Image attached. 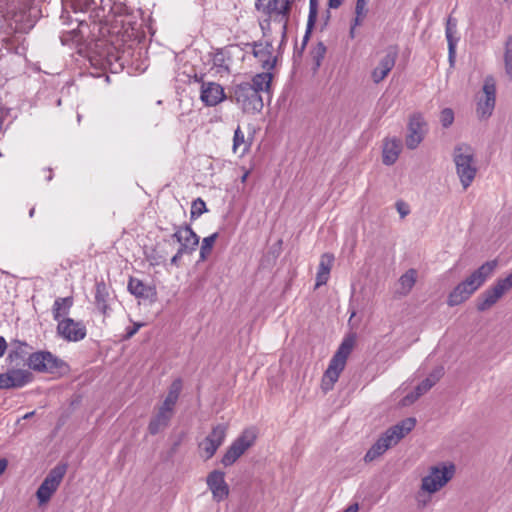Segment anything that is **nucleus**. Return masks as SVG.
Listing matches in <instances>:
<instances>
[{
	"label": "nucleus",
	"mask_w": 512,
	"mask_h": 512,
	"mask_svg": "<svg viewBox=\"0 0 512 512\" xmlns=\"http://www.w3.org/2000/svg\"><path fill=\"white\" fill-rule=\"evenodd\" d=\"M453 161L460 182L466 190L474 181L477 173L474 149L465 143L458 144L453 151Z\"/></svg>",
	"instance_id": "nucleus-6"
},
{
	"label": "nucleus",
	"mask_w": 512,
	"mask_h": 512,
	"mask_svg": "<svg viewBox=\"0 0 512 512\" xmlns=\"http://www.w3.org/2000/svg\"><path fill=\"white\" fill-rule=\"evenodd\" d=\"M27 365L33 371L50 374L60 372L67 367L62 359L49 351L31 353L27 359Z\"/></svg>",
	"instance_id": "nucleus-9"
},
{
	"label": "nucleus",
	"mask_w": 512,
	"mask_h": 512,
	"mask_svg": "<svg viewBox=\"0 0 512 512\" xmlns=\"http://www.w3.org/2000/svg\"><path fill=\"white\" fill-rule=\"evenodd\" d=\"M325 54L326 47L323 43L319 42L312 51V57L316 68H319L321 66V62L324 59Z\"/></svg>",
	"instance_id": "nucleus-38"
},
{
	"label": "nucleus",
	"mask_w": 512,
	"mask_h": 512,
	"mask_svg": "<svg viewBox=\"0 0 512 512\" xmlns=\"http://www.w3.org/2000/svg\"><path fill=\"white\" fill-rule=\"evenodd\" d=\"M172 237L180 244L182 251L191 254L199 244L198 235L190 226L177 227Z\"/></svg>",
	"instance_id": "nucleus-21"
},
{
	"label": "nucleus",
	"mask_w": 512,
	"mask_h": 512,
	"mask_svg": "<svg viewBox=\"0 0 512 512\" xmlns=\"http://www.w3.org/2000/svg\"><path fill=\"white\" fill-rule=\"evenodd\" d=\"M0 12L15 32L27 33L36 22L27 0H0Z\"/></svg>",
	"instance_id": "nucleus-4"
},
{
	"label": "nucleus",
	"mask_w": 512,
	"mask_h": 512,
	"mask_svg": "<svg viewBox=\"0 0 512 512\" xmlns=\"http://www.w3.org/2000/svg\"><path fill=\"white\" fill-rule=\"evenodd\" d=\"M142 326V324L140 323H135L133 325V327L131 328H128L127 329V332H126V338H131L133 337L137 332L138 330L140 329V327Z\"/></svg>",
	"instance_id": "nucleus-47"
},
{
	"label": "nucleus",
	"mask_w": 512,
	"mask_h": 512,
	"mask_svg": "<svg viewBox=\"0 0 512 512\" xmlns=\"http://www.w3.org/2000/svg\"><path fill=\"white\" fill-rule=\"evenodd\" d=\"M511 462H512V456H511Z\"/></svg>",
	"instance_id": "nucleus-56"
},
{
	"label": "nucleus",
	"mask_w": 512,
	"mask_h": 512,
	"mask_svg": "<svg viewBox=\"0 0 512 512\" xmlns=\"http://www.w3.org/2000/svg\"><path fill=\"white\" fill-rule=\"evenodd\" d=\"M512 290V270L496 279V281L484 290L476 300V308L480 312L487 311L496 305L509 291Z\"/></svg>",
	"instance_id": "nucleus-7"
},
{
	"label": "nucleus",
	"mask_w": 512,
	"mask_h": 512,
	"mask_svg": "<svg viewBox=\"0 0 512 512\" xmlns=\"http://www.w3.org/2000/svg\"><path fill=\"white\" fill-rule=\"evenodd\" d=\"M34 413H35L34 411L26 413V414L23 416V419H29V418H31V417L34 415Z\"/></svg>",
	"instance_id": "nucleus-53"
},
{
	"label": "nucleus",
	"mask_w": 512,
	"mask_h": 512,
	"mask_svg": "<svg viewBox=\"0 0 512 512\" xmlns=\"http://www.w3.org/2000/svg\"><path fill=\"white\" fill-rule=\"evenodd\" d=\"M455 466L452 463H438L431 466L428 474L421 480V490L428 494L440 491L454 477Z\"/></svg>",
	"instance_id": "nucleus-8"
},
{
	"label": "nucleus",
	"mask_w": 512,
	"mask_h": 512,
	"mask_svg": "<svg viewBox=\"0 0 512 512\" xmlns=\"http://www.w3.org/2000/svg\"><path fill=\"white\" fill-rule=\"evenodd\" d=\"M417 280V271L415 269L407 270L398 280L395 294L398 296H407L414 287Z\"/></svg>",
	"instance_id": "nucleus-26"
},
{
	"label": "nucleus",
	"mask_w": 512,
	"mask_h": 512,
	"mask_svg": "<svg viewBox=\"0 0 512 512\" xmlns=\"http://www.w3.org/2000/svg\"><path fill=\"white\" fill-rule=\"evenodd\" d=\"M182 390V381L176 379L169 387L164 401L155 407V412L148 424V431L151 435H156L165 430L174 416L175 406Z\"/></svg>",
	"instance_id": "nucleus-3"
},
{
	"label": "nucleus",
	"mask_w": 512,
	"mask_h": 512,
	"mask_svg": "<svg viewBox=\"0 0 512 512\" xmlns=\"http://www.w3.org/2000/svg\"><path fill=\"white\" fill-rule=\"evenodd\" d=\"M318 14V0H310L309 3V15L307 21V29L304 36V42H306L309 38V35L315 25Z\"/></svg>",
	"instance_id": "nucleus-32"
},
{
	"label": "nucleus",
	"mask_w": 512,
	"mask_h": 512,
	"mask_svg": "<svg viewBox=\"0 0 512 512\" xmlns=\"http://www.w3.org/2000/svg\"><path fill=\"white\" fill-rule=\"evenodd\" d=\"M496 100V87L493 78H486L483 85V97L477 103V116L479 119L489 118L494 110Z\"/></svg>",
	"instance_id": "nucleus-16"
},
{
	"label": "nucleus",
	"mask_w": 512,
	"mask_h": 512,
	"mask_svg": "<svg viewBox=\"0 0 512 512\" xmlns=\"http://www.w3.org/2000/svg\"><path fill=\"white\" fill-rule=\"evenodd\" d=\"M342 0H329L328 5L330 8L336 9L341 5Z\"/></svg>",
	"instance_id": "nucleus-52"
},
{
	"label": "nucleus",
	"mask_w": 512,
	"mask_h": 512,
	"mask_svg": "<svg viewBox=\"0 0 512 512\" xmlns=\"http://www.w3.org/2000/svg\"><path fill=\"white\" fill-rule=\"evenodd\" d=\"M250 145L251 143L245 139L244 133L242 132L241 128L237 127L233 137V152L235 154H239V156H243L248 152Z\"/></svg>",
	"instance_id": "nucleus-28"
},
{
	"label": "nucleus",
	"mask_w": 512,
	"mask_h": 512,
	"mask_svg": "<svg viewBox=\"0 0 512 512\" xmlns=\"http://www.w3.org/2000/svg\"><path fill=\"white\" fill-rule=\"evenodd\" d=\"M217 238H218V233H213L212 235L205 237L202 240L201 247H200V254H199L201 261L206 260L207 257L210 255Z\"/></svg>",
	"instance_id": "nucleus-33"
},
{
	"label": "nucleus",
	"mask_w": 512,
	"mask_h": 512,
	"mask_svg": "<svg viewBox=\"0 0 512 512\" xmlns=\"http://www.w3.org/2000/svg\"><path fill=\"white\" fill-rule=\"evenodd\" d=\"M107 297H108V293L106 291L105 284L98 283L96 285L95 303H96L97 308L103 314H106L107 310H108Z\"/></svg>",
	"instance_id": "nucleus-30"
},
{
	"label": "nucleus",
	"mask_w": 512,
	"mask_h": 512,
	"mask_svg": "<svg viewBox=\"0 0 512 512\" xmlns=\"http://www.w3.org/2000/svg\"><path fill=\"white\" fill-rule=\"evenodd\" d=\"M247 178V174H245L243 177H242V181H245Z\"/></svg>",
	"instance_id": "nucleus-55"
},
{
	"label": "nucleus",
	"mask_w": 512,
	"mask_h": 512,
	"mask_svg": "<svg viewBox=\"0 0 512 512\" xmlns=\"http://www.w3.org/2000/svg\"><path fill=\"white\" fill-rule=\"evenodd\" d=\"M444 368L442 366L436 367L430 375L426 378V380L431 382V385L434 386L443 376Z\"/></svg>",
	"instance_id": "nucleus-41"
},
{
	"label": "nucleus",
	"mask_w": 512,
	"mask_h": 512,
	"mask_svg": "<svg viewBox=\"0 0 512 512\" xmlns=\"http://www.w3.org/2000/svg\"><path fill=\"white\" fill-rule=\"evenodd\" d=\"M455 57H456V46L451 44L450 46H448V58H449V63H450L451 67L454 66Z\"/></svg>",
	"instance_id": "nucleus-46"
},
{
	"label": "nucleus",
	"mask_w": 512,
	"mask_h": 512,
	"mask_svg": "<svg viewBox=\"0 0 512 512\" xmlns=\"http://www.w3.org/2000/svg\"><path fill=\"white\" fill-rule=\"evenodd\" d=\"M226 95L223 87L215 82H203L201 85L200 99L206 106H216L224 101Z\"/></svg>",
	"instance_id": "nucleus-22"
},
{
	"label": "nucleus",
	"mask_w": 512,
	"mask_h": 512,
	"mask_svg": "<svg viewBox=\"0 0 512 512\" xmlns=\"http://www.w3.org/2000/svg\"><path fill=\"white\" fill-rule=\"evenodd\" d=\"M444 368L442 366L436 367L430 375L426 378V380L431 382V385L434 386L443 376Z\"/></svg>",
	"instance_id": "nucleus-42"
},
{
	"label": "nucleus",
	"mask_w": 512,
	"mask_h": 512,
	"mask_svg": "<svg viewBox=\"0 0 512 512\" xmlns=\"http://www.w3.org/2000/svg\"><path fill=\"white\" fill-rule=\"evenodd\" d=\"M206 211V203L201 198H197L192 202L190 212L192 219L200 217Z\"/></svg>",
	"instance_id": "nucleus-36"
},
{
	"label": "nucleus",
	"mask_w": 512,
	"mask_h": 512,
	"mask_svg": "<svg viewBox=\"0 0 512 512\" xmlns=\"http://www.w3.org/2000/svg\"><path fill=\"white\" fill-rule=\"evenodd\" d=\"M146 289L147 288L142 281L136 278H130L128 282V290L131 294L136 297H144Z\"/></svg>",
	"instance_id": "nucleus-34"
},
{
	"label": "nucleus",
	"mask_w": 512,
	"mask_h": 512,
	"mask_svg": "<svg viewBox=\"0 0 512 512\" xmlns=\"http://www.w3.org/2000/svg\"><path fill=\"white\" fill-rule=\"evenodd\" d=\"M504 62L506 73L512 78V36L506 41Z\"/></svg>",
	"instance_id": "nucleus-35"
},
{
	"label": "nucleus",
	"mask_w": 512,
	"mask_h": 512,
	"mask_svg": "<svg viewBox=\"0 0 512 512\" xmlns=\"http://www.w3.org/2000/svg\"><path fill=\"white\" fill-rule=\"evenodd\" d=\"M333 261L334 256L332 254L325 253L321 256L318 272L316 275V288L327 283L333 265Z\"/></svg>",
	"instance_id": "nucleus-25"
},
{
	"label": "nucleus",
	"mask_w": 512,
	"mask_h": 512,
	"mask_svg": "<svg viewBox=\"0 0 512 512\" xmlns=\"http://www.w3.org/2000/svg\"><path fill=\"white\" fill-rule=\"evenodd\" d=\"M498 260H490L483 263L468 277L458 283L449 293L447 304L454 307L467 301L495 272Z\"/></svg>",
	"instance_id": "nucleus-1"
},
{
	"label": "nucleus",
	"mask_w": 512,
	"mask_h": 512,
	"mask_svg": "<svg viewBox=\"0 0 512 512\" xmlns=\"http://www.w3.org/2000/svg\"><path fill=\"white\" fill-rule=\"evenodd\" d=\"M184 254H188V253L185 252V251H182V249L179 248L178 251L176 252V254L171 258V264L172 265H178V261L181 259V257Z\"/></svg>",
	"instance_id": "nucleus-48"
},
{
	"label": "nucleus",
	"mask_w": 512,
	"mask_h": 512,
	"mask_svg": "<svg viewBox=\"0 0 512 512\" xmlns=\"http://www.w3.org/2000/svg\"><path fill=\"white\" fill-rule=\"evenodd\" d=\"M457 35V19L453 17H448L446 21V29H445V36L447 39L448 46L453 44L454 46H457L459 38Z\"/></svg>",
	"instance_id": "nucleus-31"
},
{
	"label": "nucleus",
	"mask_w": 512,
	"mask_h": 512,
	"mask_svg": "<svg viewBox=\"0 0 512 512\" xmlns=\"http://www.w3.org/2000/svg\"><path fill=\"white\" fill-rule=\"evenodd\" d=\"M234 97L247 112H259L264 106L260 93L252 88L249 82L238 84L234 89Z\"/></svg>",
	"instance_id": "nucleus-13"
},
{
	"label": "nucleus",
	"mask_w": 512,
	"mask_h": 512,
	"mask_svg": "<svg viewBox=\"0 0 512 512\" xmlns=\"http://www.w3.org/2000/svg\"><path fill=\"white\" fill-rule=\"evenodd\" d=\"M433 386L431 385V382L424 379L419 385H417V387L415 388V390L418 392V395H423L425 394L427 391H429Z\"/></svg>",
	"instance_id": "nucleus-45"
},
{
	"label": "nucleus",
	"mask_w": 512,
	"mask_h": 512,
	"mask_svg": "<svg viewBox=\"0 0 512 512\" xmlns=\"http://www.w3.org/2000/svg\"><path fill=\"white\" fill-rule=\"evenodd\" d=\"M355 344L354 336L343 339L335 354L332 356L327 369L321 379V390L326 394L331 391L344 370L347 359Z\"/></svg>",
	"instance_id": "nucleus-5"
},
{
	"label": "nucleus",
	"mask_w": 512,
	"mask_h": 512,
	"mask_svg": "<svg viewBox=\"0 0 512 512\" xmlns=\"http://www.w3.org/2000/svg\"><path fill=\"white\" fill-rule=\"evenodd\" d=\"M359 506L357 503L349 505L343 512H358Z\"/></svg>",
	"instance_id": "nucleus-51"
},
{
	"label": "nucleus",
	"mask_w": 512,
	"mask_h": 512,
	"mask_svg": "<svg viewBox=\"0 0 512 512\" xmlns=\"http://www.w3.org/2000/svg\"><path fill=\"white\" fill-rule=\"evenodd\" d=\"M73 306V298L72 297H59L54 301L52 307V315L53 319L57 321L62 320V318H68V314L70 312L71 307Z\"/></svg>",
	"instance_id": "nucleus-27"
},
{
	"label": "nucleus",
	"mask_w": 512,
	"mask_h": 512,
	"mask_svg": "<svg viewBox=\"0 0 512 512\" xmlns=\"http://www.w3.org/2000/svg\"><path fill=\"white\" fill-rule=\"evenodd\" d=\"M33 380L32 373L27 369H8L0 374V389L21 388Z\"/></svg>",
	"instance_id": "nucleus-17"
},
{
	"label": "nucleus",
	"mask_w": 512,
	"mask_h": 512,
	"mask_svg": "<svg viewBox=\"0 0 512 512\" xmlns=\"http://www.w3.org/2000/svg\"><path fill=\"white\" fill-rule=\"evenodd\" d=\"M57 335L68 342H79L87 335V329L82 321L72 318H62L57 324Z\"/></svg>",
	"instance_id": "nucleus-15"
},
{
	"label": "nucleus",
	"mask_w": 512,
	"mask_h": 512,
	"mask_svg": "<svg viewBox=\"0 0 512 512\" xmlns=\"http://www.w3.org/2000/svg\"><path fill=\"white\" fill-rule=\"evenodd\" d=\"M427 123L420 113H414L409 117L405 145L408 149H416L427 134Z\"/></svg>",
	"instance_id": "nucleus-14"
},
{
	"label": "nucleus",
	"mask_w": 512,
	"mask_h": 512,
	"mask_svg": "<svg viewBox=\"0 0 512 512\" xmlns=\"http://www.w3.org/2000/svg\"><path fill=\"white\" fill-rule=\"evenodd\" d=\"M395 206L401 218H405L410 213L409 205L402 200L397 201Z\"/></svg>",
	"instance_id": "nucleus-43"
},
{
	"label": "nucleus",
	"mask_w": 512,
	"mask_h": 512,
	"mask_svg": "<svg viewBox=\"0 0 512 512\" xmlns=\"http://www.w3.org/2000/svg\"><path fill=\"white\" fill-rule=\"evenodd\" d=\"M212 64L213 67H216L218 69L217 72H220L221 70L227 72L229 70L228 66L226 65L225 55L222 51H217L216 53H214L212 58Z\"/></svg>",
	"instance_id": "nucleus-39"
},
{
	"label": "nucleus",
	"mask_w": 512,
	"mask_h": 512,
	"mask_svg": "<svg viewBox=\"0 0 512 512\" xmlns=\"http://www.w3.org/2000/svg\"><path fill=\"white\" fill-rule=\"evenodd\" d=\"M402 151V142L398 138H387L383 143L382 161L385 165H393Z\"/></svg>",
	"instance_id": "nucleus-24"
},
{
	"label": "nucleus",
	"mask_w": 512,
	"mask_h": 512,
	"mask_svg": "<svg viewBox=\"0 0 512 512\" xmlns=\"http://www.w3.org/2000/svg\"><path fill=\"white\" fill-rule=\"evenodd\" d=\"M34 212H35V209H34V208H32V209L30 210V212H29V216H30V217H33Z\"/></svg>",
	"instance_id": "nucleus-54"
},
{
	"label": "nucleus",
	"mask_w": 512,
	"mask_h": 512,
	"mask_svg": "<svg viewBox=\"0 0 512 512\" xmlns=\"http://www.w3.org/2000/svg\"><path fill=\"white\" fill-rule=\"evenodd\" d=\"M256 437L254 429H245L228 447L221 459V463L225 467L233 465L251 446H253Z\"/></svg>",
	"instance_id": "nucleus-10"
},
{
	"label": "nucleus",
	"mask_w": 512,
	"mask_h": 512,
	"mask_svg": "<svg viewBox=\"0 0 512 512\" xmlns=\"http://www.w3.org/2000/svg\"><path fill=\"white\" fill-rule=\"evenodd\" d=\"M252 47V53L258 59L262 68L267 71L272 70L276 63V57L273 56V45L268 41H259L254 42Z\"/></svg>",
	"instance_id": "nucleus-20"
},
{
	"label": "nucleus",
	"mask_w": 512,
	"mask_h": 512,
	"mask_svg": "<svg viewBox=\"0 0 512 512\" xmlns=\"http://www.w3.org/2000/svg\"><path fill=\"white\" fill-rule=\"evenodd\" d=\"M368 1H369V0H357V1H356V7H355V12H356L355 25H359V24L362 22V20L365 18L366 14H367L366 6H367Z\"/></svg>",
	"instance_id": "nucleus-37"
},
{
	"label": "nucleus",
	"mask_w": 512,
	"mask_h": 512,
	"mask_svg": "<svg viewBox=\"0 0 512 512\" xmlns=\"http://www.w3.org/2000/svg\"><path fill=\"white\" fill-rule=\"evenodd\" d=\"M421 395H418V392L414 390L413 392L407 394L402 400V406H409L413 404Z\"/></svg>",
	"instance_id": "nucleus-44"
},
{
	"label": "nucleus",
	"mask_w": 512,
	"mask_h": 512,
	"mask_svg": "<svg viewBox=\"0 0 512 512\" xmlns=\"http://www.w3.org/2000/svg\"><path fill=\"white\" fill-rule=\"evenodd\" d=\"M8 466V461L4 458L0 459V476L4 473Z\"/></svg>",
	"instance_id": "nucleus-50"
},
{
	"label": "nucleus",
	"mask_w": 512,
	"mask_h": 512,
	"mask_svg": "<svg viewBox=\"0 0 512 512\" xmlns=\"http://www.w3.org/2000/svg\"><path fill=\"white\" fill-rule=\"evenodd\" d=\"M272 74L267 71L263 73H259L252 78V82L250 86L254 88L257 92H268L271 86Z\"/></svg>",
	"instance_id": "nucleus-29"
},
{
	"label": "nucleus",
	"mask_w": 512,
	"mask_h": 512,
	"mask_svg": "<svg viewBox=\"0 0 512 512\" xmlns=\"http://www.w3.org/2000/svg\"><path fill=\"white\" fill-rule=\"evenodd\" d=\"M6 348H7V343H6L5 339L2 336H0V357L4 355Z\"/></svg>",
	"instance_id": "nucleus-49"
},
{
	"label": "nucleus",
	"mask_w": 512,
	"mask_h": 512,
	"mask_svg": "<svg viewBox=\"0 0 512 512\" xmlns=\"http://www.w3.org/2000/svg\"><path fill=\"white\" fill-rule=\"evenodd\" d=\"M206 484L216 502H221L229 496L230 489L225 481V473L223 471H211L207 475Z\"/></svg>",
	"instance_id": "nucleus-18"
},
{
	"label": "nucleus",
	"mask_w": 512,
	"mask_h": 512,
	"mask_svg": "<svg viewBox=\"0 0 512 512\" xmlns=\"http://www.w3.org/2000/svg\"><path fill=\"white\" fill-rule=\"evenodd\" d=\"M228 425L221 423L214 426L211 432L198 444L199 455L204 460L211 459L218 448L224 443Z\"/></svg>",
	"instance_id": "nucleus-12"
},
{
	"label": "nucleus",
	"mask_w": 512,
	"mask_h": 512,
	"mask_svg": "<svg viewBox=\"0 0 512 512\" xmlns=\"http://www.w3.org/2000/svg\"><path fill=\"white\" fill-rule=\"evenodd\" d=\"M416 425V419L406 418L388 428L364 455V462L371 463L380 458L388 449L397 445Z\"/></svg>",
	"instance_id": "nucleus-2"
},
{
	"label": "nucleus",
	"mask_w": 512,
	"mask_h": 512,
	"mask_svg": "<svg viewBox=\"0 0 512 512\" xmlns=\"http://www.w3.org/2000/svg\"><path fill=\"white\" fill-rule=\"evenodd\" d=\"M396 57V51H389L381 58L371 73V78L375 84L380 83L388 76L395 65Z\"/></svg>",
	"instance_id": "nucleus-23"
},
{
	"label": "nucleus",
	"mask_w": 512,
	"mask_h": 512,
	"mask_svg": "<svg viewBox=\"0 0 512 512\" xmlns=\"http://www.w3.org/2000/svg\"><path fill=\"white\" fill-rule=\"evenodd\" d=\"M66 470V465H57L50 470L36 492L39 505L47 504L50 501L61 484Z\"/></svg>",
	"instance_id": "nucleus-11"
},
{
	"label": "nucleus",
	"mask_w": 512,
	"mask_h": 512,
	"mask_svg": "<svg viewBox=\"0 0 512 512\" xmlns=\"http://www.w3.org/2000/svg\"><path fill=\"white\" fill-rule=\"evenodd\" d=\"M454 121V112L450 108H445L440 113V122L444 128H448Z\"/></svg>",
	"instance_id": "nucleus-40"
},
{
	"label": "nucleus",
	"mask_w": 512,
	"mask_h": 512,
	"mask_svg": "<svg viewBox=\"0 0 512 512\" xmlns=\"http://www.w3.org/2000/svg\"><path fill=\"white\" fill-rule=\"evenodd\" d=\"M256 8L267 14H276L284 19L283 34L286 30V22L290 14V0H256Z\"/></svg>",
	"instance_id": "nucleus-19"
}]
</instances>
